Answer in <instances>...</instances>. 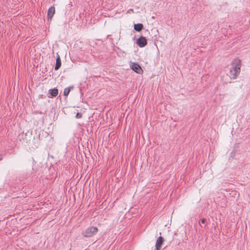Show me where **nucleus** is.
<instances>
[{
  "instance_id": "39448f33",
  "label": "nucleus",
  "mask_w": 250,
  "mask_h": 250,
  "mask_svg": "<svg viewBox=\"0 0 250 250\" xmlns=\"http://www.w3.org/2000/svg\"><path fill=\"white\" fill-rule=\"evenodd\" d=\"M164 242V238L162 236H159L156 242L155 250H159L161 248L162 245Z\"/></svg>"
},
{
  "instance_id": "f03ea898",
  "label": "nucleus",
  "mask_w": 250,
  "mask_h": 250,
  "mask_svg": "<svg viewBox=\"0 0 250 250\" xmlns=\"http://www.w3.org/2000/svg\"><path fill=\"white\" fill-rule=\"evenodd\" d=\"M98 230V228L96 227H90L86 229L85 231L83 232V234L84 237H92L97 233Z\"/></svg>"
},
{
  "instance_id": "7ed1b4c3",
  "label": "nucleus",
  "mask_w": 250,
  "mask_h": 250,
  "mask_svg": "<svg viewBox=\"0 0 250 250\" xmlns=\"http://www.w3.org/2000/svg\"><path fill=\"white\" fill-rule=\"evenodd\" d=\"M147 43V40L145 37L141 36L136 41V44L140 47H144Z\"/></svg>"
},
{
  "instance_id": "f8f14e48",
  "label": "nucleus",
  "mask_w": 250,
  "mask_h": 250,
  "mask_svg": "<svg viewBox=\"0 0 250 250\" xmlns=\"http://www.w3.org/2000/svg\"><path fill=\"white\" fill-rule=\"evenodd\" d=\"M206 219L205 218H202L200 220V221H199V223L201 222L202 223V224H205L206 222Z\"/></svg>"
},
{
  "instance_id": "f257e3e1",
  "label": "nucleus",
  "mask_w": 250,
  "mask_h": 250,
  "mask_svg": "<svg viewBox=\"0 0 250 250\" xmlns=\"http://www.w3.org/2000/svg\"><path fill=\"white\" fill-rule=\"evenodd\" d=\"M241 61L238 58L234 59L231 62L229 72V76L231 79H236L240 73Z\"/></svg>"
},
{
  "instance_id": "9d476101",
  "label": "nucleus",
  "mask_w": 250,
  "mask_h": 250,
  "mask_svg": "<svg viewBox=\"0 0 250 250\" xmlns=\"http://www.w3.org/2000/svg\"><path fill=\"white\" fill-rule=\"evenodd\" d=\"M73 88V86H70V87H67V88H65L64 89V91H63V95L65 96L68 95L70 91V90L71 89H72Z\"/></svg>"
},
{
  "instance_id": "6e6552de",
  "label": "nucleus",
  "mask_w": 250,
  "mask_h": 250,
  "mask_svg": "<svg viewBox=\"0 0 250 250\" xmlns=\"http://www.w3.org/2000/svg\"><path fill=\"white\" fill-rule=\"evenodd\" d=\"M49 94H50L51 98L55 97L58 94V90L56 88L52 89H50L49 90Z\"/></svg>"
},
{
  "instance_id": "423d86ee",
  "label": "nucleus",
  "mask_w": 250,
  "mask_h": 250,
  "mask_svg": "<svg viewBox=\"0 0 250 250\" xmlns=\"http://www.w3.org/2000/svg\"><path fill=\"white\" fill-rule=\"evenodd\" d=\"M55 12V7L54 6H51L48 10L47 12V20H51L52 18L54 16Z\"/></svg>"
},
{
  "instance_id": "1a4fd4ad",
  "label": "nucleus",
  "mask_w": 250,
  "mask_h": 250,
  "mask_svg": "<svg viewBox=\"0 0 250 250\" xmlns=\"http://www.w3.org/2000/svg\"><path fill=\"white\" fill-rule=\"evenodd\" d=\"M144 28V25L142 23H137L134 25V29L137 31L140 32Z\"/></svg>"
},
{
  "instance_id": "9b49d317",
  "label": "nucleus",
  "mask_w": 250,
  "mask_h": 250,
  "mask_svg": "<svg viewBox=\"0 0 250 250\" xmlns=\"http://www.w3.org/2000/svg\"><path fill=\"white\" fill-rule=\"evenodd\" d=\"M82 113H79V112L77 113L76 115V118L77 119H80V118H82Z\"/></svg>"
},
{
  "instance_id": "20e7f679",
  "label": "nucleus",
  "mask_w": 250,
  "mask_h": 250,
  "mask_svg": "<svg viewBox=\"0 0 250 250\" xmlns=\"http://www.w3.org/2000/svg\"><path fill=\"white\" fill-rule=\"evenodd\" d=\"M131 69L135 72L141 74L143 72V69L140 65L137 62H132L130 64Z\"/></svg>"
},
{
  "instance_id": "0eeeda50",
  "label": "nucleus",
  "mask_w": 250,
  "mask_h": 250,
  "mask_svg": "<svg viewBox=\"0 0 250 250\" xmlns=\"http://www.w3.org/2000/svg\"><path fill=\"white\" fill-rule=\"evenodd\" d=\"M62 65V62L61 60L60 57V55L57 54V57H56V64L55 66V70H58L61 66Z\"/></svg>"
}]
</instances>
